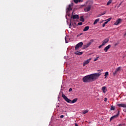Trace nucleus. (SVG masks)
Listing matches in <instances>:
<instances>
[{
    "mask_svg": "<svg viewBox=\"0 0 126 126\" xmlns=\"http://www.w3.org/2000/svg\"><path fill=\"white\" fill-rule=\"evenodd\" d=\"M101 73H94L86 76L83 78V81L86 83L93 82L99 78Z\"/></svg>",
    "mask_w": 126,
    "mask_h": 126,
    "instance_id": "f257e3e1",
    "label": "nucleus"
},
{
    "mask_svg": "<svg viewBox=\"0 0 126 126\" xmlns=\"http://www.w3.org/2000/svg\"><path fill=\"white\" fill-rule=\"evenodd\" d=\"M63 99H64V100H65V101H66V102H67V103H70L71 104H74V103H76V102L77 101V98H75V99H74L73 100L71 101V100L68 99V98H67V97L66 96H65V95H64V94H62V95Z\"/></svg>",
    "mask_w": 126,
    "mask_h": 126,
    "instance_id": "f03ea898",
    "label": "nucleus"
},
{
    "mask_svg": "<svg viewBox=\"0 0 126 126\" xmlns=\"http://www.w3.org/2000/svg\"><path fill=\"white\" fill-rule=\"evenodd\" d=\"M72 6H73V3H71V4H69L68 7L66 8V14L68 16H70V14L69 12H70L71 10H72Z\"/></svg>",
    "mask_w": 126,
    "mask_h": 126,
    "instance_id": "7ed1b4c3",
    "label": "nucleus"
},
{
    "mask_svg": "<svg viewBox=\"0 0 126 126\" xmlns=\"http://www.w3.org/2000/svg\"><path fill=\"white\" fill-rule=\"evenodd\" d=\"M83 46V42H79V43L77 44L75 46V51H77L78 49H79V48H81Z\"/></svg>",
    "mask_w": 126,
    "mask_h": 126,
    "instance_id": "20e7f679",
    "label": "nucleus"
},
{
    "mask_svg": "<svg viewBox=\"0 0 126 126\" xmlns=\"http://www.w3.org/2000/svg\"><path fill=\"white\" fill-rule=\"evenodd\" d=\"M94 42V39L91 40L90 41L88 44L83 46V49H86L87 48H88V47H89V46H90Z\"/></svg>",
    "mask_w": 126,
    "mask_h": 126,
    "instance_id": "39448f33",
    "label": "nucleus"
},
{
    "mask_svg": "<svg viewBox=\"0 0 126 126\" xmlns=\"http://www.w3.org/2000/svg\"><path fill=\"white\" fill-rule=\"evenodd\" d=\"M92 60V59L90 58L88 60H87V61H85L84 62V63H83V66H85L87 64H88V63H90V61H91Z\"/></svg>",
    "mask_w": 126,
    "mask_h": 126,
    "instance_id": "423d86ee",
    "label": "nucleus"
},
{
    "mask_svg": "<svg viewBox=\"0 0 126 126\" xmlns=\"http://www.w3.org/2000/svg\"><path fill=\"white\" fill-rule=\"evenodd\" d=\"M91 9V5H89L84 8V11L85 12H88V11H90Z\"/></svg>",
    "mask_w": 126,
    "mask_h": 126,
    "instance_id": "0eeeda50",
    "label": "nucleus"
},
{
    "mask_svg": "<svg viewBox=\"0 0 126 126\" xmlns=\"http://www.w3.org/2000/svg\"><path fill=\"white\" fill-rule=\"evenodd\" d=\"M122 21H123V20H122L121 18H119L114 23V25H119V24H120Z\"/></svg>",
    "mask_w": 126,
    "mask_h": 126,
    "instance_id": "6e6552de",
    "label": "nucleus"
},
{
    "mask_svg": "<svg viewBox=\"0 0 126 126\" xmlns=\"http://www.w3.org/2000/svg\"><path fill=\"white\" fill-rule=\"evenodd\" d=\"M71 18H73V19H79V16L78 15H72Z\"/></svg>",
    "mask_w": 126,
    "mask_h": 126,
    "instance_id": "1a4fd4ad",
    "label": "nucleus"
},
{
    "mask_svg": "<svg viewBox=\"0 0 126 126\" xmlns=\"http://www.w3.org/2000/svg\"><path fill=\"white\" fill-rule=\"evenodd\" d=\"M109 42V38H105L104 40L102 41V45H104V46Z\"/></svg>",
    "mask_w": 126,
    "mask_h": 126,
    "instance_id": "9d476101",
    "label": "nucleus"
},
{
    "mask_svg": "<svg viewBox=\"0 0 126 126\" xmlns=\"http://www.w3.org/2000/svg\"><path fill=\"white\" fill-rule=\"evenodd\" d=\"M110 48H111V45H108L104 49V52H105V53H107V52H108V50H109Z\"/></svg>",
    "mask_w": 126,
    "mask_h": 126,
    "instance_id": "9b49d317",
    "label": "nucleus"
},
{
    "mask_svg": "<svg viewBox=\"0 0 126 126\" xmlns=\"http://www.w3.org/2000/svg\"><path fill=\"white\" fill-rule=\"evenodd\" d=\"M75 55H78V56H81L83 54V52L77 51L74 53Z\"/></svg>",
    "mask_w": 126,
    "mask_h": 126,
    "instance_id": "f8f14e48",
    "label": "nucleus"
},
{
    "mask_svg": "<svg viewBox=\"0 0 126 126\" xmlns=\"http://www.w3.org/2000/svg\"><path fill=\"white\" fill-rule=\"evenodd\" d=\"M121 67H118L116 69L115 71L113 73L114 74H116V73L118 72V71H120L121 70Z\"/></svg>",
    "mask_w": 126,
    "mask_h": 126,
    "instance_id": "ddd939ff",
    "label": "nucleus"
},
{
    "mask_svg": "<svg viewBox=\"0 0 126 126\" xmlns=\"http://www.w3.org/2000/svg\"><path fill=\"white\" fill-rule=\"evenodd\" d=\"M119 107H122V108H126V104H118Z\"/></svg>",
    "mask_w": 126,
    "mask_h": 126,
    "instance_id": "4468645a",
    "label": "nucleus"
},
{
    "mask_svg": "<svg viewBox=\"0 0 126 126\" xmlns=\"http://www.w3.org/2000/svg\"><path fill=\"white\" fill-rule=\"evenodd\" d=\"M118 117H119V115H118V114L114 115V116L111 117L110 121H112V120H114V119H115L116 118H118Z\"/></svg>",
    "mask_w": 126,
    "mask_h": 126,
    "instance_id": "2eb2a0df",
    "label": "nucleus"
},
{
    "mask_svg": "<svg viewBox=\"0 0 126 126\" xmlns=\"http://www.w3.org/2000/svg\"><path fill=\"white\" fill-rule=\"evenodd\" d=\"M74 0V2H75V3H78V2H82L83 0Z\"/></svg>",
    "mask_w": 126,
    "mask_h": 126,
    "instance_id": "dca6fc26",
    "label": "nucleus"
},
{
    "mask_svg": "<svg viewBox=\"0 0 126 126\" xmlns=\"http://www.w3.org/2000/svg\"><path fill=\"white\" fill-rule=\"evenodd\" d=\"M99 21L100 19H96V20H95V21L94 22V25H95V24H97V23L99 22Z\"/></svg>",
    "mask_w": 126,
    "mask_h": 126,
    "instance_id": "f3484780",
    "label": "nucleus"
},
{
    "mask_svg": "<svg viewBox=\"0 0 126 126\" xmlns=\"http://www.w3.org/2000/svg\"><path fill=\"white\" fill-rule=\"evenodd\" d=\"M88 30H89V26H87L85 27V28L83 30V31L85 32L86 31H88Z\"/></svg>",
    "mask_w": 126,
    "mask_h": 126,
    "instance_id": "a211bd4d",
    "label": "nucleus"
},
{
    "mask_svg": "<svg viewBox=\"0 0 126 126\" xmlns=\"http://www.w3.org/2000/svg\"><path fill=\"white\" fill-rule=\"evenodd\" d=\"M101 90L103 91V93H106V87H102Z\"/></svg>",
    "mask_w": 126,
    "mask_h": 126,
    "instance_id": "6ab92c4d",
    "label": "nucleus"
},
{
    "mask_svg": "<svg viewBox=\"0 0 126 126\" xmlns=\"http://www.w3.org/2000/svg\"><path fill=\"white\" fill-rule=\"evenodd\" d=\"M85 21V20L83 18V16H81L80 17V21H82V22H84Z\"/></svg>",
    "mask_w": 126,
    "mask_h": 126,
    "instance_id": "aec40b11",
    "label": "nucleus"
},
{
    "mask_svg": "<svg viewBox=\"0 0 126 126\" xmlns=\"http://www.w3.org/2000/svg\"><path fill=\"white\" fill-rule=\"evenodd\" d=\"M108 75H109V72H106L104 74L105 78H107Z\"/></svg>",
    "mask_w": 126,
    "mask_h": 126,
    "instance_id": "412c9836",
    "label": "nucleus"
},
{
    "mask_svg": "<svg viewBox=\"0 0 126 126\" xmlns=\"http://www.w3.org/2000/svg\"><path fill=\"white\" fill-rule=\"evenodd\" d=\"M104 14H106V12L102 13L100 14H99L97 16V17H100V16H102V15H104Z\"/></svg>",
    "mask_w": 126,
    "mask_h": 126,
    "instance_id": "4be33fe9",
    "label": "nucleus"
},
{
    "mask_svg": "<svg viewBox=\"0 0 126 126\" xmlns=\"http://www.w3.org/2000/svg\"><path fill=\"white\" fill-rule=\"evenodd\" d=\"M89 110H86L84 112H83V115H85V114H87L88 113Z\"/></svg>",
    "mask_w": 126,
    "mask_h": 126,
    "instance_id": "5701e85b",
    "label": "nucleus"
},
{
    "mask_svg": "<svg viewBox=\"0 0 126 126\" xmlns=\"http://www.w3.org/2000/svg\"><path fill=\"white\" fill-rule=\"evenodd\" d=\"M112 2V0H109V1L107 3V5H110Z\"/></svg>",
    "mask_w": 126,
    "mask_h": 126,
    "instance_id": "b1692460",
    "label": "nucleus"
},
{
    "mask_svg": "<svg viewBox=\"0 0 126 126\" xmlns=\"http://www.w3.org/2000/svg\"><path fill=\"white\" fill-rule=\"evenodd\" d=\"M111 20H112V18H109V19H106L105 20V22H106L108 23V22H109V21H111Z\"/></svg>",
    "mask_w": 126,
    "mask_h": 126,
    "instance_id": "393cba45",
    "label": "nucleus"
},
{
    "mask_svg": "<svg viewBox=\"0 0 126 126\" xmlns=\"http://www.w3.org/2000/svg\"><path fill=\"white\" fill-rule=\"evenodd\" d=\"M111 20H112V18H109V19H106L105 20V22H106L108 23V22H109V21H111Z\"/></svg>",
    "mask_w": 126,
    "mask_h": 126,
    "instance_id": "a878e982",
    "label": "nucleus"
},
{
    "mask_svg": "<svg viewBox=\"0 0 126 126\" xmlns=\"http://www.w3.org/2000/svg\"><path fill=\"white\" fill-rule=\"evenodd\" d=\"M99 59V57L95 58L94 60V62H96V61H98V60Z\"/></svg>",
    "mask_w": 126,
    "mask_h": 126,
    "instance_id": "bb28decb",
    "label": "nucleus"
},
{
    "mask_svg": "<svg viewBox=\"0 0 126 126\" xmlns=\"http://www.w3.org/2000/svg\"><path fill=\"white\" fill-rule=\"evenodd\" d=\"M108 23H107V22L105 21V22H104L103 25H102V27H105V25H106V24H107Z\"/></svg>",
    "mask_w": 126,
    "mask_h": 126,
    "instance_id": "cd10ccee",
    "label": "nucleus"
},
{
    "mask_svg": "<svg viewBox=\"0 0 126 126\" xmlns=\"http://www.w3.org/2000/svg\"><path fill=\"white\" fill-rule=\"evenodd\" d=\"M103 46H104V45H103V43H102L101 45H99L98 46V49H101V48H102V47H103Z\"/></svg>",
    "mask_w": 126,
    "mask_h": 126,
    "instance_id": "c85d7f7f",
    "label": "nucleus"
},
{
    "mask_svg": "<svg viewBox=\"0 0 126 126\" xmlns=\"http://www.w3.org/2000/svg\"><path fill=\"white\" fill-rule=\"evenodd\" d=\"M111 110L114 111L115 110V106H112L111 107Z\"/></svg>",
    "mask_w": 126,
    "mask_h": 126,
    "instance_id": "c756f323",
    "label": "nucleus"
},
{
    "mask_svg": "<svg viewBox=\"0 0 126 126\" xmlns=\"http://www.w3.org/2000/svg\"><path fill=\"white\" fill-rule=\"evenodd\" d=\"M83 34V33H81L78 34V35H77V37H79V36H81V35H82Z\"/></svg>",
    "mask_w": 126,
    "mask_h": 126,
    "instance_id": "7c9ffc66",
    "label": "nucleus"
},
{
    "mask_svg": "<svg viewBox=\"0 0 126 126\" xmlns=\"http://www.w3.org/2000/svg\"><path fill=\"white\" fill-rule=\"evenodd\" d=\"M82 24H83L82 22H80L78 23V25H80V26L82 25Z\"/></svg>",
    "mask_w": 126,
    "mask_h": 126,
    "instance_id": "2f4dec72",
    "label": "nucleus"
},
{
    "mask_svg": "<svg viewBox=\"0 0 126 126\" xmlns=\"http://www.w3.org/2000/svg\"><path fill=\"white\" fill-rule=\"evenodd\" d=\"M107 100H108V98H107V97H105L104 99V102H107Z\"/></svg>",
    "mask_w": 126,
    "mask_h": 126,
    "instance_id": "473e14b6",
    "label": "nucleus"
},
{
    "mask_svg": "<svg viewBox=\"0 0 126 126\" xmlns=\"http://www.w3.org/2000/svg\"><path fill=\"white\" fill-rule=\"evenodd\" d=\"M65 43H68L67 40H66V36H65Z\"/></svg>",
    "mask_w": 126,
    "mask_h": 126,
    "instance_id": "72a5a7b5",
    "label": "nucleus"
},
{
    "mask_svg": "<svg viewBox=\"0 0 126 126\" xmlns=\"http://www.w3.org/2000/svg\"><path fill=\"white\" fill-rule=\"evenodd\" d=\"M71 91H72V88H70L69 89V92H71Z\"/></svg>",
    "mask_w": 126,
    "mask_h": 126,
    "instance_id": "f704fd0d",
    "label": "nucleus"
},
{
    "mask_svg": "<svg viewBox=\"0 0 126 126\" xmlns=\"http://www.w3.org/2000/svg\"><path fill=\"white\" fill-rule=\"evenodd\" d=\"M122 3H123V2H121L119 4V6H118V7H120V6H121V5H122Z\"/></svg>",
    "mask_w": 126,
    "mask_h": 126,
    "instance_id": "c9c22d12",
    "label": "nucleus"
},
{
    "mask_svg": "<svg viewBox=\"0 0 126 126\" xmlns=\"http://www.w3.org/2000/svg\"><path fill=\"white\" fill-rule=\"evenodd\" d=\"M64 116L63 115H62L60 116V118H61V119H63V118Z\"/></svg>",
    "mask_w": 126,
    "mask_h": 126,
    "instance_id": "e433bc0d",
    "label": "nucleus"
},
{
    "mask_svg": "<svg viewBox=\"0 0 126 126\" xmlns=\"http://www.w3.org/2000/svg\"><path fill=\"white\" fill-rule=\"evenodd\" d=\"M97 71H103V69H101V70H98Z\"/></svg>",
    "mask_w": 126,
    "mask_h": 126,
    "instance_id": "4c0bfd02",
    "label": "nucleus"
},
{
    "mask_svg": "<svg viewBox=\"0 0 126 126\" xmlns=\"http://www.w3.org/2000/svg\"><path fill=\"white\" fill-rule=\"evenodd\" d=\"M75 126H78V124L75 123Z\"/></svg>",
    "mask_w": 126,
    "mask_h": 126,
    "instance_id": "58836bf2",
    "label": "nucleus"
},
{
    "mask_svg": "<svg viewBox=\"0 0 126 126\" xmlns=\"http://www.w3.org/2000/svg\"><path fill=\"white\" fill-rule=\"evenodd\" d=\"M72 14H73V12H72Z\"/></svg>",
    "mask_w": 126,
    "mask_h": 126,
    "instance_id": "ea45409f",
    "label": "nucleus"
},
{
    "mask_svg": "<svg viewBox=\"0 0 126 126\" xmlns=\"http://www.w3.org/2000/svg\"><path fill=\"white\" fill-rule=\"evenodd\" d=\"M115 46H117V44H115Z\"/></svg>",
    "mask_w": 126,
    "mask_h": 126,
    "instance_id": "a19ab883",
    "label": "nucleus"
}]
</instances>
